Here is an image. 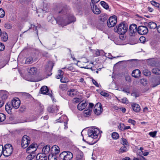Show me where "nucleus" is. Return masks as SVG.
Here are the masks:
<instances>
[{
  "label": "nucleus",
  "mask_w": 160,
  "mask_h": 160,
  "mask_svg": "<svg viewBox=\"0 0 160 160\" xmlns=\"http://www.w3.org/2000/svg\"><path fill=\"white\" fill-rule=\"evenodd\" d=\"M128 28V24L124 22L120 23L115 27L114 30L120 35H123L127 32Z\"/></svg>",
  "instance_id": "1"
},
{
  "label": "nucleus",
  "mask_w": 160,
  "mask_h": 160,
  "mask_svg": "<svg viewBox=\"0 0 160 160\" xmlns=\"http://www.w3.org/2000/svg\"><path fill=\"white\" fill-rule=\"evenodd\" d=\"M75 21L76 18L73 15L71 14L68 16L66 19L61 18L60 19H58L56 21L59 25H64L69 24L72 22Z\"/></svg>",
  "instance_id": "2"
},
{
  "label": "nucleus",
  "mask_w": 160,
  "mask_h": 160,
  "mask_svg": "<svg viewBox=\"0 0 160 160\" xmlns=\"http://www.w3.org/2000/svg\"><path fill=\"white\" fill-rule=\"evenodd\" d=\"M73 157V154L70 152L63 151L59 154L58 159L59 160H72Z\"/></svg>",
  "instance_id": "3"
},
{
  "label": "nucleus",
  "mask_w": 160,
  "mask_h": 160,
  "mask_svg": "<svg viewBox=\"0 0 160 160\" xmlns=\"http://www.w3.org/2000/svg\"><path fill=\"white\" fill-rule=\"evenodd\" d=\"M3 155L8 157L11 155L13 152V148L12 145L10 144H6L3 147Z\"/></svg>",
  "instance_id": "4"
},
{
  "label": "nucleus",
  "mask_w": 160,
  "mask_h": 160,
  "mask_svg": "<svg viewBox=\"0 0 160 160\" xmlns=\"http://www.w3.org/2000/svg\"><path fill=\"white\" fill-rule=\"evenodd\" d=\"M99 133V130L96 128L89 129L88 132L89 137H91L94 139L97 138Z\"/></svg>",
  "instance_id": "5"
},
{
  "label": "nucleus",
  "mask_w": 160,
  "mask_h": 160,
  "mask_svg": "<svg viewBox=\"0 0 160 160\" xmlns=\"http://www.w3.org/2000/svg\"><path fill=\"white\" fill-rule=\"evenodd\" d=\"M117 22V17L114 15L109 18L107 22L108 27L111 28L114 26Z\"/></svg>",
  "instance_id": "6"
},
{
  "label": "nucleus",
  "mask_w": 160,
  "mask_h": 160,
  "mask_svg": "<svg viewBox=\"0 0 160 160\" xmlns=\"http://www.w3.org/2000/svg\"><path fill=\"white\" fill-rule=\"evenodd\" d=\"M30 138L27 135H24L22 139L21 145L23 148H26L30 143Z\"/></svg>",
  "instance_id": "7"
},
{
  "label": "nucleus",
  "mask_w": 160,
  "mask_h": 160,
  "mask_svg": "<svg viewBox=\"0 0 160 160\" xmlns=\"http://www.w3.org/2000/svg\"><path fill=\"white\" fill-rule=\"evenodd\" d=\"M102 108L101 103H97L94 107L93 111L95 114L97 115H99L102 112Z\"/></svg>",
  "instance_id": "8"
},
{
  "label": "nucleus",
  "mask_w": 160,
  "mask_h": 160,
  "mask_svg": "<svg viewBox=\"0 0 160 160\" xmlns=\"http://www.w3.org/2000/svg\"><path fill=\"white\" fill-rule=\"evenodd\" d=\"M137 26L135 24H132L129 26V33L130 36L135 35L137 31Z\"/></svg>",
  "instance_id": "9"
},
{
  "label": "nucleus",
  "mask_w": 160,
  "mask_h": 160,
  "mask_svg": "<svg viewBox=\"0 0 160 160\" xmlns=\"http://www.w3.org/2000/svg\"><path fill=\"white\" fill-rule=\"evenodd\" d=\"M137 31L139 34L145 35L148 32V30L147 27L143 26H140L138 27Z\"/></svg>",
  "instance_id": "10"
},
{
  "label": "nucleus",
  "mask_w": 160,
  "mask_h": 160,
  "mask_svg": "<svg viewBox=\"0 0 160 160\" xmlns=\"http://www.w3.org/2000/svg\"><path fill=\"white\" fill-rule=\"evenodd\" d=\"M11 103L12 108L17 109L19 107L21 102L18 98H15L12 100Z\"/></svg>",
  "instance_id": "11"
},
{
  "label": "nucleus",
  "mask_w": 160,
  "mask_h": 160,
  "mask_svg": "<svg viewBox=\"0 0 160 160\" xmlns=\"http://www.w3.org/2000/svg\"><path fill=\"white\" fill-rule=\"evenodd\" d=\"M152 87L154 88L160 84V76L153 78L152 80Z\"/></svg>",
  "instance_id": "12"
},
{
  "label": "nucleus",
  "mask_w": 160,
  "mask_h": 160,
  "mask_svg": "<svg viewBox=\"0 0 160 160\" xmlns=\"http://www.w3.org/2000/svg\"><path fill=\"white\" fill-rule=\"evenodd\" d=\"M40 91L42 94L48 95L51 98L52 97V94L48 92L49 89L46 86H44L42 87L41 88Z\"/></svg>",
  "instance_id": "13"
},
{
  "label": "nucleus",
  "mask_w": 160,
  "mask_h": 160,
  "mask_svg": "<svg viewBox=\"0 0 160 160\" xmlns=\"http://www.w3.org/2000/svg\"><path fill=\"white\" fill-rule=\"evenodd\" d=\"M131 106L132 110L135 112H140L141 108L139 104L134 103H132Z\"/></svg>",
  "instance_id": "14"
},
{
  "label": "nucleus",
  "mask_w": 160,
  "mask_h": 160,
  "mask_svg": "<svg viewBox=\"0 0 160 160\" xmlns=\"http://www.w3.org/2000/svg\"><path fill=\"white\" fill-rule=\"evenodd\" d=\"M36 159L37 160H46L47 155L43 153H38L36 157Z\"/></svg>",
  "instance_id": "15"
},
{
  "label": "nucleus",
  "mask_w": 160,
  "mask_h": 160,
  "mask_svg": "<svg viewBox=\"0 0 160 160\" xmlns=\"http://www.w3.org/2000/svg\"><path fill=\"white\" fill-rule=\"evenodd\" d=\"M141 72L139 69L134 70L132 73V76L135 78H138L140 76Z\"/></svg>",
  "instance_id": "16"
},
{
  "label": "nucleus",
  "mask_w": 160,
  "mask_h": 160,
  "mask_svg": "<svg viewBox=\"0 0 160 160\" xmlns=\"http://www.w3.org/2000/svg\"><path fill=\"white\" fill-rule=\"evenodd\" d=\"M37 69L35 67L28 68L27 69V71L29 74L33 75L35 74L37 72Z\"/></svg>",
  "instance_id": "17"
},
{
  "label": "nucleus",
  "mask_w": 160,
  "mask_h": 160,
  "mask_svg": "<svg viewBox=\"0 0 160 160\" xmlns=\"http://www.w3.org/2000/svg\"><path fill=\"white\" fill-rule=\"evenodd\" d=\"M92 10L93 12L95 14H99L101 12L100 9L97 7V6L95 4L93 5L92 8Z\"/></svg>",
  "instance_id": "18"
},
{
  "label": "nucleus",
  "mask_w": 160,
  "mask_h": 160,
  "mask_svg": "<svg viewBox=\"0 0 160 160\" xmlns=\"http://www.w3.org/2000/svg\"><path fill=\"white\" fill-rule=\"evenodd\" d=\"M50 146L48 145L45 146L42 150L43 153L47 155H48L50 149Z\"/></svg>",
  "instance_id": "19"
},
{
  "label": "nucleus",
  "mask_w": 160,
  "mask_h": 160,
  "mask_svg": "<svg viewBox=\"0 0 160 160\" xmlns=\"http://www.w3.org/2000/svg\"><path fill=\"white\" fill-rule=\"evenodd\" d=\"M0 36H1V39L2 41L6 42L8 40V35L6 32H2Z\"/></svg>",
  "instance_id": "20"
},
{
  "label": "nucleus",
  "mask_w": 160,
  "mask_h": 160,
  "mask_svg": "<svg viewBox=\"0 0 160 160\" xmlns=\"http://www.w3.org/2000/svg\"><path fill=\"white\" fill-rule=\"evenodd\" d=\"M12 108H12V104L11 105V103H8L5 106V110L8 113L11 112V110Z\"/></svg>",
  "instance_id": "21"
},
{
  "label": "nucleus",
  "mask_w": 160,
  "mask_h": 160,
  "mask_svg": "<svg viewBox=\"0 0 160 160\" xmlns=\"http://www.w3.org/2000/svg\"><path fill=\"white\" fill-rule=\"evenodd\" d=\"M87 105L86 103H79L78 106V109L79 110H82L85 108Z\"/></svg>",
  "instance_id": "22"
},
{
  "label": "nucleus",
  "mask_w": 160,
  "mask_h": 160,
  "mask_svg": "<svg viewBox=\"0 0 160 160\" xmlns=\"http://www.w3.org/2000/svg\"><path fill=\"white\" fill-rule=\"evenodd\" d=\"M64 118L65 119H66V122H64V125L65 126V127L64 128H68L67 126V117L66 116L64 115L62 116V117H61L60 119V121H58L57 122H63V121L62 120V118Z\"/></svg>",
  "instance_id": "23"
},
{
  "label": "nucleus",
  "mask_w": 160,
  "mask_h": 160,
  "mask_svg": "<svg viewBox=\"0 0 160 160\" xmlns=\"http://www.w3.org/2000/svg\"><path fill=\"white\" fill-rule=\"evenodd\" d=\"M148 27L151 29H154L157 27L156 24L154 22H151L148 24Z\"/></svg>",
  "instance_id": "24"
},
{
  "label": "nucleus",
  "mask_w": 160,
  "mask_h": 160,
  "mask_svg": "<svg viewBox=\"0 0 160 160\" xmlns=\"http://www.w3.org/2000/svg\"><path fill=\"white\" fill-rule=\"evenodd\" d=\"M47 156L48 160H57V156L54 153H51Z\"/></svg>",
  "instance_id": "25"
},
{
  "label": "nucleus",
  "mask_w": 160,
  "mask_h": 160,
  "mask_svg": "<svg viewBox=\"0 0 160 160\" xmlns=\"http://www.w3.org/2000/svg\"><path fill=\"white\" fill-rule=\"evenodd\" d=\"M67 94L71 97H74L76 94V92L74 89H70L67 92Z\"/></svg>",
  "instance_id": "26"
},
{
  "label": "nucleus",
  "mask_w": 160,
  "mask_h": 160,
  "mask_svg": "<svg viewBox=\"0 0 160 160\" xmlns=\"http://www.w3.org/2000/svg\"><path fill=\"white\" fill-rule=\"evenodd\" d=\"M54 150L55 152L53 153L55 154H57L59 153V148L57 146L54 145L51 148V151Z\"/></svg>",
  "instance_id": "27"
},
{
  "label": "nucleus",
  "mask_w": 160,
  "mask_h": 160,
  "mask_svg": "<svg viewBox=\"0 0 160 160\" xmlns=\"http://www.w3.org/2000/svg\"><path fill=\"white\" fill-rule=\"evenodd\" d=\"M128 150V149L125 146H123L121 147L119 151V153L121 154L127 152Z\"/></svg>",
  "instance_id": "28"
},
{
  "label": "nucleus",
  "mask_w": 160,
  "mask_h": 160,
  "mask_svg": "<svg viewBox=\"0 0 160 160\" xmlns=\"http://www.w3.org/2000/svg\"><path fill=\"white\" fill-rule=\"evenodd\" d=\"M4 27L7 29H10L12 27V24L9 22H7L4 24Z\"/></svg>",
  "instance_id": "29"
},
{
  "label": "nucleus",
  "mask_w": 160,
  "mask_h": 160,
  "mask_svg": "<svg viewBox=\"0 0 160 160\" xmlns=\"http://www.w3.org/2000/svg\"><path fill=\"white\" fill-rule=\"evenodd\" d=\"M108 18L106 15L104 14H101L100 16V20L104 22Z\"/></svg>",
  "instance_id": "30"
},
{
  "label": "nucleus",
  "mask_w": 160,
  "mask_h": 160,
  "mask_svg": "<svg viewBox=\"0 0 160 160\" xmlns=\"http://www.w3.org/2000/svg\"><path fill=\"white\" fill-rule=\"evenodd\" d=\"M92 111V110L90 108L84 110V116L87 117H88L91 115Z\"/></svg>",
  "instance_id": "31"
},
{
  "label": "nucleus",
  "mask_w": 160,
  "mask_h": 160,
  "mask_svg": "<svg viewBox=\"0 0 160 160\" xmlns=\"http://www.w3.org/2000/svg\"><path fill=\"white\" fill-rule=\"evenodd\" d=\"M150 3L153 6L157 7L159 10H160V4L159 3L153 0L151 1Z\"/></svg>",
  "instance_id": "32"
},
{
  "label": "nucleus",
  "mask_w": 160,
  "mask_h": 160,
  "mask_svg": "<svg viewBox=\"0 0 160 160\" xmlns=\"http://www.w3.org/2000/svg\"><path fill=\"white\" fill-rule=\"evenodd\" d=\"M55 108H56V107L54 106H49L47 108V110L49 112H53L57 111L58 109H57V110H55Z\"/></svg>",
  "instance_id": "33"
},
{
  "label": "nucleus",
  "mask_w": 160,
  "mask_h": 160,
  "mask_svg": "<svg viewBox=\"0 0 160 160\" xmlns=\"http://www.w3.org/2000/svg\"><path fill=\"white\" fill-rule=\"evenodd\" d=\"M152 72L153 73L159 74H160V68L156 67L152 69Z\"/></svg>",
  "instance_id": "34"
},
{
  "label": "nucleus",
  "mask_w": 160,
  "mask_h": 160,
  "mask_svg": "<svg viewBox=\"0 0 160 160\" xmlns=\"http://www.w3.org/2000/svg\"><path fill=\"white\" fill-rule=\"evenodd\" d=\"M33 62V59L32 57H29L26 59L25 63L27 64H30Z\"/></svg>",
  "instance_id": "35"
},
{
  "label": "nucleus",
  "mask_w": 160,
  "mask_h": 160,
  "mask_svg": "<svg viewBox=\"0 0 160 160\" xmlns=\"http://www.w3.org/2000/svg\"><path fill=\"white\" fill-rule=\"evenodd\" d=\"M63 73V72L62 70H59L58 71V74L56 76V78L57 79L61 78L62 77Z\"/></svg>",
  "instance_id": "36"
},
{
  "label": "nucleus",
  "mask_w": 160,
  "mask_h": 160,
  "mask_svg": "<svg viewBox=\"0 0 160 160\" xmlns=\"http://www.w3.org/2000/svg\"><path fill=\"white\" fill-rule=\"evenodd\" d=\"M101 5L105 9H108L109 8V6L108 4L104 1H101L100 2Z\"/></svg>",
  "instance_id": "37"
},
{
  "label": "nucleus",
  "mask_w": 160,
  "mask_h": 160,
  "mask_svg": "<svg viewBox=\"0 0 160 160\" xmlns=\"http://www.w3.org/2000/svg\"><path fill=\"white\" fill-rule=\"evenodd\" d=\"M112 137L114 139H117L119 137V134L116 132H113L112 133Z\"/></svg>",
  "instance_id": "38"
},
{
  "label": "nucleus",
  "mask_w": 160,
  "mask_h": 160,
  "mask_svg": "<svg viewBox=\"0 0 160 160\" xmlns=\"http://www.w3.org/2000/svg\"><path fill=\"white\" fill-rule=\"evenodd\" d=\"M75 160H84V158L82 154L77 155Z\"/></svg>",
  "instance_id": "39"
},
{
  "label": "nucleus",
  "mask_w": 160,
  "mask_h": 160,
  "mask_svg": "<svg viewBox=\"0 0 160 160\" xmlns=\"http://www.w3.org/2000/svg\"><path fill=\"white\" fill-rule=\"evenodd\" d=\"M67 85L66 84H61L59 86V88L62 91L66 90L67 89Z\"/></svg>",
  "instance_id": "40"
},
{
  "label": "nucleus",
  "mask_w": 160,
  "mask_h": 160,
  "mask_svg": "<svg viewBox=\"0 0 160 160\" xmlns=\"http://www.w3.org/2000/svg\"><path fill=\"white\" fill-rule=\"evenodd\" d=\"M6 118V115L3 113H0V122L3 121Z\"/></svg>",
  "instance_id": "41"
},
{
  "label": "nucleus",
  "mask_w": 160,
  "mask_h": 160,
  "mask_svg": "<svg viewBox=\"0 0 160 160\" xmlns=\"http://www.w3.org/2000/svg\"><path fill=\"white\" fill-rule=\"evenodd\" d=\"M143 74L146 76H150L151 75V72L147 69H144L143 71Z\"/></svg>",
  "instance_id": "42"
},
{
  "label": "nucleus",
  "mask_w": 160,
  "mask_h": 160,
  "mask_svg": "<svg viewBox=\"0 0 160 160\" xmlns=\"http://www.w3.org/2000/svg\"><path fill=\"white\" fill-rule=\"evenodd\" d=\"M4 94H3L2 95L1 97L2 99V101H3L4 102V101L5 100L8 98V93L7 92H4Z\"/></svg>",
  "instance_id": "43"
},
{
  "label": "nucleus",
  "mask_w": 160,
  "mask_h": 160,
  "mask_svg": "<svg viewBox=\"0 0 160 160\" xmlns=\"http://www.w3.org/2000/svg\"><path fill=\"white\" fill-rule=\"evenodd\" d=\"M121 143L123 145V146H125V145H127L128 144V142L127 140L123 138H122Z\"/></svg>",
  "instance_id": "44"
},
{
  "label": "nucleus",
  "mask_w": 160,
  "mask_h": 160,
  "mask_svg": "<svg viewBox=\"0 0 160 160\" xmlns=\"http://www.w3.org/2000/svg\"><path fill=\"white\" fill-rule=\"evenodd\" d=\"M77 65L81 68H85V69H87V68H88V66H86L85 67L82 66V65H81V62L79 61L78 62Z\"/></svg>",
  "instance_id": "45"
},
{
  "label": "nucleus",
  "mask_w": 160,
  "mask_h": 160,
  "mask_svg": "<svg viewBox=\"0 0 160 160\" xmlns=\"http://www.w3.org/2000/svg\"><path fill=\"white\" fill-rule=\"evenodd\" d=\"M140 82L141 84L144 85L147 84L148 81L146 79L143 78L140 80Z\"/></svg>",
  "instance_id": "46"
},
{
  "label": "nucleus",
  "mask_w": 160,
  "mask_h": 160,
  "mask_svg": "<svg viewBox=\"0 0 160 160\" xmlns=\"http://www.w3.org/2000/svg\"><path fill=\"white\" fill-rule=\"evenodd\" d=\"M5 15V12L2 8H0V17L3 18Z\"/></svg>",
  "instance_id": "47"
},
{
  "label": "nucleus",
  "mask_w": 160,
  "mask_h": 160,
  "mask_svg": "<svg viewBox=\"0 0 160 160\" xmlns=\"http://www.w3.org/2000/svg\"><path fill=\"white\" fill-rule=\"evenodd\" d=\"M35 156L34 155L29 154L27 157L26 159L27 160H31L34 158Z\"/></svg>",
  "instance_id": "48"
},
{
  "label": "nucleus",
  "mask_w": 160,
  "mask_h": 160,
  "mask_svg": "<svg viewBox=\"0 0 160 160\" xmlns=\"http://www.w3.org/2000/svg\"><path fill=\"white\" fill-rule=\"evenodd\" d=\"M157 133V131H154L153 132H150L149 133V134L150 136H151L153 138H154L156 136Z\"/></svg>",
  "instance_id": "49"
},
{
  "label": "nucleus",
  "mask_w": 160,
  "mask_h": 160,
  "mask_svg": "<svg viewBox=\"0 0 160 160\" xmlns=\"http://www.w3.org/2000/svg\"><path fill=\"white\" fill-rule=\"evenodd\" d=\"M125 125L124 124H120L118 126V128L120 130L122 131L124 130Z\"/></svg>",
  "instance_id": "50"
},
{
  "label": "nucleus",
  "mask_w": 160,
  "mask_h": 160,
  "mask_svg": "<svg viewBox=\"0 0 160 160\" xmlns=\"http://www.w3.org/2000/svg\"><path fill=\"white\" fill-rule=\"evenodd\" d=\"M5 47L4 45L1 42H0V51H2L5 49Z\"/></svg>",
  "instance_id": "51"
},
{
  "label": "nucleus",
  "mask_w": 160,
  "mask_h": 160,
  "mask_svg": "<svg viewBox=\"0 0 160 160\" xmlns=\"http://www.w3.org/2000/svg\"><path fill=\"white\" fill-rule=\"evenodd\" d=\"M139 40L141 43H144L146 40L145 38L144 37H141L139 38Z\"/></svg>",
  "instance_id": "52"
},
{
  "label": "nucleus",
  "mask_w": 160,
  "mask_h": 160,
  "mask_svg": "<svg viewBox=\"0 0 160 160\" xmlns=\"http://www.w3.org/2000/svg\"><path fill=\"white\" fill-rule=\"evenodd\" d=\"M60 81L61 82L66 83L68 82V80L66 78H63L62 77L60 79Z\"/></svg>",
  "instance_id": "53"
},
{
  "label": "nucleus",
  "mask_w": 160,
  "mask_h": 160,
  "mask_svg": "<svg viewBox=\"0 0 160 160\" xmlns=\"http://www.w3.org/2000/svg\"><path fill=\"white\" fill-rule=\"evenodd\" d=\"M34 144H32L30 145L28 148L27 149V152L29 151L31 148H34Z\"/></svg>",
  "instance_id": "54"
},
{
  "label": "nucleus",
  "mask_w": 160,
  "mask_h": 160,
  "mask_svg": "<svg viewBox=\"0 0 160 160\" xmlns=\"http://www.w3.org/2000/svg\"><path fill=\"white\" fill-rule=\"evenodd\" d=\"M128 122L129 123H131L133 125H134L136 124V122L134 120L131 119H129Z\"/></svg>",
  "instance_id": "55"
},
{
  "label": "nucleus",
  "mask_w": 160,
  "mask_h": 160,
  "mask_svg": "<svg viewBox=\"0 0 160 160\" xmlns=\"http://www.w3.org/2000/svg\"><path fill=\"white\" fill-rule=\"evenodd\" d=\"M2 153L3 154V145H0V157L2 156Z\"/></svg>",
  "instance_id": "56"
},
{
  "label": "nucleus",
  "mask_w": 160,
  "mask_h": 160,
  "mask_svg": "<svg viewBox=\"0 0 160 160\" xmlns=\"http://www.w3.org/2000/svg\"><path fill=\"white\" fill-rule=\"evenodd\" d=\"M80 101V99L79 98H75L73 99V101L75 103H78Z\"/></svg>",
  "instance_id": "57"
},
{
  "label": "nucleus",
  "mask_w": 160,
  "mask_h": 160,
  "mask_svg": "<svg viewBox=\"0 0 160 160\" xmlns=\"http://www.w3.org/2000/svg\"><path fill=\"white\" fill-rule=\"evenodd\" d=\"M100 93L102 96H103L108 97L109 95V94L108 93L103 91H102Z\"/></svg>",
  "instance_id": "58"
},
{
  "label": "nucleus",
  "mask_w": 160,
  "mask_h": 160,
  "mask_svg": "<svg viewBox=\"0 0 160 160\" xmlns=\"http://www.w3.org/2000/svg\"><path fill=\"white\" fill-rule=\"evenodd\" d=\"M125 80L126 81L128 82L131 81V77L127 75L125 76Z\"/></svg>",
  "instance_id": "59"
},
{
  "label": "nucleus",
  "mask_w": 160,
  "mask_h": 160,
  "mask_svg": "<svg viewBox=\"0 0 160 160\" xmlns=\"http://www.w3.org/2000/svg\"><path fill=\"white\" fill-rule=\"evenodd\" d=\"M95 54L96 56H98L100 55L101 54L100 52V50H97V51H96L95 52Z\"/></svg>",
  "instance_id": "60"
},
{
  "label": "nucleus",
  "mask_w": 160,
  "mask_h": 160,
  "mask_svg": "<svg viewBox=\"0 0 160 160\" xmlns=\"http://www.w3.org/2000/svg\"><path fill=\"white\" fill-rule=\"evenodd\" d=\"M94 106V104L93 103H89V107L88 109L90 108L91 109H92V108Z\"/></svg>",
  "instance_id": "61"
},
{
  "label": "nucleus",
  "mask_w": 160,
  "mask_h": 160,
  "mask_svg": "<svg viewBox=\"0 0 160 160\" xmlns=\"http://www.w3.org/2000/svg\"><path fill=\"white\" fill-rule=\"evenodd\" d=\"M92 82L93 84L97 87H98L99 85L98 83L94 80H92Z\"/></svg>",
  "instance_id": "62"
},
{
  "label": "nucleus",
  "mask_w": 160,
  "mask_h": 160,
  "mask_svg": "<svg viewBox=\"0 0 160 160\" xmlns=\"http://www.w3.org/2000/svg\"><path fill=\"white\" fill-rule=\"evenodd\" d=\"M122 90L124 92H126V93H130V91L128 89L123 88Z\"/></svg>",
  "instance_id": "63"
},
{
  "label": "nucleus",
  "mask_w": 160,
  "mask_h": 160,
  "mask_svg": "<svg viewBox=\"0 0 160 160\" xmlns=\"http://www.w3.org/2000/svg\"><path fill=\"white\" fill-rule=\"evenodd\" d=\"M148 10L150 12H152L153 11V9L150 7H148Z\"/></svg>",
  "instance_id": "64"
}]
</instances>
